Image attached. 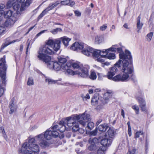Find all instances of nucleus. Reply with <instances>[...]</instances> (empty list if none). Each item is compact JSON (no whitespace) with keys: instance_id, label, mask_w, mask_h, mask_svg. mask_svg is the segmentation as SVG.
Wrapping results in <instances>:
<instances>
[{"instance_id":"obj_1","label":"nucleus","mask_w":154,"mask_h":154,"mask_svg":"<svg viewBox=\"0 0 154 154\" xmlns=\"http://www.w3.org/2000/svg\"><path fill=\"white\" fill-rule=\"evenodd\" d=\"M119 58L120 59L116 63L114 66L110 68V71L115 74L119 71L118 68H120L121 71H122L123 65V64L125 63L127 66V67L131 69V71L129 75V79L130 77L132 75L134 69L133 67L129 64V61L127 60H128L129 61H130L132 59V57L130 55V53L129 51H126L125 54H120Z\"/></svg>"},{"instance_id":"obj_2","label":"nucleus","mask_w":154,"mask_h":154,"mask_svg":"<svg viewBox=\"0 0 154 154\" xmlns=\"http://www.w3.org/2000/svg\"><path fill=\"white\" fill-rule=\"evenodd\" d=\"M60 39H49L46 45L41 47L38 52L50 55L53 54L54 51H57L60 49Z\"/></svg>"},{"instance_id":"obj_3","label":"nucleus","mask_w":154,"mask_h":154,"mask_svg":"<svg viewBox=\"0 0 154 154\" xmlns=\"http://www.w3.org/2000/svg\"><path fill=\"white\" fill-rule=\"evenodd\" d=\"M90 117L89 115L84 113L67 117L64 122L69 127L73 126L76 122H79V123L84 126L86 125V122L91 120Z\"/></svg>"},{"instance_id":"obj_4","label":"nucleus","mask_w":154,"mask_h":154,"mask_svg":"<svg viewBox=\"0 0 154 154\" xmlns=\"http://www.w3.org/2000/svg\"><path fill=\"white\" fill-rule=\"evenodd\" d=\"M127 66L125 63L123 64L122 70V72L123 73L122 75L119 74L113 77L115 74L109 71L107 75L104 76L107 77L109 79L115 82L127 81L129 80V75L131 71V69Z\"/></svg>"},{"instance_id":"obj_5","label":"nucleus","mask_w":154,"mask_h":154,"mask_svg":"<svg viewBox=\"0 0 154 154\" xmlns=\"http://www.w3.org/2000/svg\"><path fill=\"white\" fill-rule=\"evenodd\" d=\"M35 139L32 138L29 140L28 142L24 143L22 145L21 149L19 151V153L24 154H35V152L39 151L38 146L35 144Z\"/></svg>"},{"instance_id":"obj_6","label":"nucleus","mask_w":154,"mask_h":154,"mask_svg":"<svg viewBox=\"0 0 154 154\" xmlns=\"http://www.w3.org/2000/svg\"><path fill=\"white\" fill-rule=\"evenodd\" d=\"M30 2L29 0H27L26 2V5L23 4L21 6L19 4H16L14 5L13 9L16 11V13L14 14L12 17L13 20H15V22L19 18L21 14L22 13V12L25 11L27 8L29 6V2Z\"/></svg>"},{"instance_id":"obj_7","label":"nucleus","mask_w":154,"mask_h":154,"mask_svg":"<svg viewBox=\"0 0 154 154\" xmlns=\"http://www.w3.org/2000/svg\"><path fill=\"white\" fill-rule=\"evenodd\" d=\"M37 57L39 60L45 62L50 69H53V65L49 64V63L52 62L51 61V57L50 56L46 55L45 53L38 52Z\"/></svg>"},{"instance_id":"obj_8","label":"nucleus","mask_w":154,"mask_h":154,"mask_svg":"<svg viewBox=\"0 0 154 154\" xmlns=\"http://www.w3.org/2000/svg\"><path fill=\"white\" fill-rule=\"evenodd\" d=\"M52 131L48 130L45 132L43 136L47 140H50L52 137H56L59 134L58 132L52 129Z\"/></svg>"},{"instance_id":"obj_9","label":"nucleus","mask_w":154,"mask_h":154,"mask_svg":"<svg viewBox=\"0 0 154 154\" xmlns=\"http://www.w3.org/2000/svg\"><path fill=\"white\" fill-rule=\"evenodd\" d=\"M59 4V2L57 1L55 2L50 4L48 7L45 9L39 16L38 18H40L42 17L48 12L52 10Z\"/></svg>"},{"instance_id":"obj_10","label":"nucleus","mask_w":154,"mask_h":154,"mask_svg":"<svg viewBox=\"0 0 154 154\" xmlns=\"http://www.w3.org/2000/svg\"><path fill=\"white\" fill-rule=\"evenodd\" d=\"M109 48L106 50H103V54H101L102 56L106 57V58L110 60L114 59L116 58V55L113 51L112 50H109Z\"/></svg>"},{"instance_id":"obj_11","label":"nucleus","mask_w":154,"mask_h":154,"mask_svg":"<svg viewBox=\"0 0 154 154\" xmlns=\"http://www.w3.org/2000/svg\"><path fill=\"white\" fill-rule=\"evenodd\" d=\"M65 124L64 122L63 121H60L58 125L54 126L51 128V129H53L56 131H59L60 132H63L66 129V127L65 125Z\"/></svg>"},{"instance_id":"obj_12","label":"nucleus","mask_w":154,"mask_h":154,"mask_svg":"<svg viewBox=\"0 0 154 154\" xmlns=\"http://www.w3.org/2000/svg\"><path fill=\"white\" fill-rule=\"evenodd\" d=\"M58 62L62 66V69H66L68 67L71 66V63L70 62H68L66 64V60L65 58H63L60 57L58 58Z\"/></svg>"},{"instance_id":"obj_13","label":"nucleus","mask_w":154,"mask_h":154,"mask_svg":"<svg viewBox=\"0 0 154 154\" xmlns=\"http://www.w3.org/2000/svg\"><path fill=\"white\" fill-rule=\"evenodd\" d=\"M43 134H40L38 135L35 138H37L38 140L40 141L39 145L40 146L43 148L48 147L50 145V143L43 140Z\"/></svg>"},{"instance_id":"obj_14","label":"nucleus","mask_w":154,"mask_h":154,"mask_svg":"<svg viewBox=\"0 0 154 154\" xmlns=\"http://www.w3.org/2000/svg\"><path fill=\"white\" fill-rule=\"evenodd\" d=\"M86 44L83 43L75 42L73 43L70 47L71 49L73 51H76L78 49H82Z\"/></svg>"},{"instance_id":"obj_15","label":"nucleus","mask_w":154,"mask_h":154,"mask_svg":"<svg viewBox=\"0 0 154 154\" xmlns=\"http://www.w3.org/2000/svg\"><path fill=\"white\" fill-rule=\"evenodd\" d=\"M112 140V138H110L106 137V138L102 139L100 141L101 144L103 146V147H108L110 146L111 144Z\"/></svg>"},{"instance_id":"obj_16","label":"nucleus","mask_w":154,"mask_h":154,"mask_svg":"<svg viewBox=\"0 0 154 154\" xmlns=\"http://www.w3.org/2000/svg\"><path fill=\"white\" fill-rule=\"evenodd\" d=\"M82 53L84 55L89 56L91 55L94 52V49L86 45L83 48Z\"/></svg>"},{"instance_id":"obj_17","label":"nucleus","mask_w":154,"mask_h":154,"mask_svg":"<svg viewBox=\"0 0 154 154\" xmlns=\"http://www.w3.org/2000/svg\"><path fill=\"white\" fill-rule=\"evenodd\" d=\"M78 75L79 76H80L83 78H86L88 75V70L83 67L79 71H77Z\"/></svg>"},{"instance_id":"obj_18","label":"nucleus","mask_w":154,"mask_h":154,"mask_svg":"<svg viewBox=\"0 0 154 154\" xmlns=\"http://www.w3.org/2000/svg\"><path fill=\"white\" fill-rule=\"evenodd\" d=\"M138 102L140 104V106L143 111L144 112H147L146 108V104L145 100L142 98L139 97L137 98Z\"/></svg>"},{"instance_id":"obj_19","label":"nucleus","mask_w":154,"mask_h":154,"mask_svg":"<svg viewBox=\"0 0 154 154\" xmlns=\"http://www.w3.org/2000/svg\"><path fill=\"white\" fill-rule=\"evenodd\" d=\"M14 99L12 98L9 103L10 114H12L15 112L17 109V106L14 103Z\"/></svg>"},{"instance_id":"obj_20","label":"nucleus","mask_w":154,"mask_h":154,"mask_svg":"<svg viewBox=\"0 0 154 154\" xmlns=\"http://www.w3.org/2000/svg\"><path fill=\"white\" fill-rule=\"evenodd\" d=\"M49 64L53 65V69L55 70L59 71L61 69H62V66L58 62H51L49 63Z\"/></svg>"},{"instance_id":"obj_21","label":"nucleus","mask_w":154,"mask_h":154,"mask_svg":"<svg viewBox=\"0 0 154 154\" xmlns=\"http://www.w3.org/2000/svg\"><path fill=\"white\" fill-rule=\"evenodd\" d=\"M112 96V93L110 92L107 91L105 93L103 96L104 99L102 101V103L103 104H105L107 103L108 101V100Z\"/></svg>"},{"instance_id":"obj_22","label":"nucleus","mask_w":154,"mask_h":154,"mask_svg":"<svg viewBox=\"0 0 154 154\" xmlns=\"http://www.w3.org/2000/svg\"><path fill=\"white\" fill-rule=\"evenodd\" d=\"M104 37L103 35H97L95 38L94 42L97 44H100L104 41Z\"/></svg>"},{"instance_id":"obj_23","label":"nucleus","mask_w":154,"mask_h":154,"mask_svg":"<svg viewBox=\"0 0 154 154\" xmlns=\"http://www.w3.org/2000/svg\"><path fill=\"white\" fill-rule=\"evenodd\" d=\"M140 16H139L137 17V31L138 32H140L143 25V23L140 22Z\"/></svg>"},{"instance_id":"obj_24","label":"nucleus","mask_w":154,"mask_h":154,"mask_svg":"<svg viewBox=\"0 0 154 154\" xmlns=\"http://www.w3.org/2000/svg\"><path fill=\"white\" fill-rule=\"evenodd\" d=\"M116 47H117V45H113L112 47L109 48V50H112V51H113L114 52H115L116 51H117L119 53H120L119 54H124V53H122V48H117ZM126 51H128L126 50H125V53H124V54H125V52ZM129 52H130L129 51ZM130 53L131 54V53ZM130 55H131V54H130Z\"/></svg>"},{"instance_id":"obj_25","label":"nucleus","mask_w":154,"mask_h":154,"mask_svg":"<svg viewBox=\"0 0 154 154\" xmlns=\"http://www.w3.org/2000/svg\"><path fill=\"white\" fill-rule=\"evenodd\" d=\"M15 22V20H13L11 18H10L7 19L5 22L4 25L7 27H11L13 25Z\"/></svg>"},{"instance_id":"obj_26","label":"nucleus","mask_w":154,"mask_h":154,"mask_svg":"<svg viewBox=\"0 0 154 154\" xmlns=\"http://www.w3.org/2000/svg\"><path fill=\"white\" fill-rule=\"evenodd\" d=\"M108 130L107 132V135H108V137L110 138H112V140L114 137V132L113 128H111L109 127Z\"/></svg>"},{"instance_id":"obj_27","label":"nucleus","mask_w":154,"mask_h":154,"mask_svg":"<svg viewBox=\"0 0 154 154\" xmlns=\"http://www.w3.org/2000/svg\"><path fill=\"white\" fill-rule=\"evenodd\" d=\"M71 66L74 69H78L79 71L83 67V65L80 63L77 62L74 63H71Z\"/></svg>"},{"instance_id":"obj_28","label":"nucleus","mask_w":154,"mask_h":154,"mask_svg":"<svg viewBox=\"0 0 154 154\" xmlns=\"http://www.w3.org/2000/svg\"><path fill=\"white\" fill-rule=\"evenodd\" d=\"M109 128V127L107 124H104L100 125L98 129L100 131L105 132Z\"/></svg>"},{"instance_id":"obj_29","label":"nucleus","mask_w":154,"mask_h":154,"mask_svg":"<svg viewBox=\"0 0 154 154\" xmlns=\"http://www.w3.org/2000/svg\"><path fill=\"white\" fill-rule=\"evenodd\" d=\"M88 142L91 144L96 146L97 144L99 143V140L96 137L91 138L89 139Z\"/></svg>"},{"instance_id":"obj_30","label":"nucleus","mask_w":154,"mask_h":154,"mask_svg":"<svg viewBox=\"0 0 154 154\" xmlns=\"http://www.w3.org/2000/svg\"><path fill=\"white\" fill-rule=\"evenodd\" d=\"M99 98L97 94H96L93 96L91 101V103L94 105H96L98 104Z\"/></svg>"},{"instance_id":"obj_31","label":"nucleus","mask_w":154,"mask_h":154,"mask_svg":"<svg viewBox=\"0 0 154 154\" xmlns=\"http://www.w3.org/2000/svg\"><path fill=\"white\" fill-rule=\"evenodd\" d=\"M103 51H101L100 50H96L94 51L91 55L95 58H98L100 56H102L101 54H103Z\"/></svg>"},{"instance_id":"obj_32","label":"nucleus","mask_w":154,"mask_h":154,"mask_svg":"<svg viewBox=\"0 0 154 154\" xmlns=\"http://www.w3.org/2000/svg\"><path fill=\"white\" fill-rule=\"evenodd\" d=\"M60 40H61L62 42L64 45L66 47L68 45V43L71 39L68 38L66 37H64L60 38Z\"/></svg>"},{"instance_id":"obj_33","label":"nucleus","mask_w":154,"mask_h":154,"mask_svg":"<svg viewBox=\"0 0 154 154\" xmlns=\"http://www.w3.org/2000/svg\"><path fill=\"white\" fill-rule=\"evenodd\" d=\"M17 0H9L6 4L7 7L8 8H10L13 6V7L14 5L16 4H18V3H16Z\"/></svg>"},{"instance_id":"obj_34","label":"nucleus","mask_w":154,"mask_h":154,"mask_svg":"<svg viewBox=\"0 0 154 154\" xmlns=\"http://www.w3.org/2000/svg\"><path fill=\"white\" fill-rule=\"evenodd\" d=\"M13 14V12L11 10H8L6 12H5L4 14V17L5 18H8L9 17H11L12 18Z\"/></svg>"},{"instance_id":"obj_35","label":"nucleus","mask_w":154,"mask_h":154,"mask_svg":"<svg viewBox=\"0 0 154 154\" xmlns=\"http://www.w3.org/2000/svg\"><path fill=\"white\" fill-rule=\"evenodd\" d=\"M68 67L66 69H64V70H66V72L68 75H77V73H78L77 71H74L72 70L69 69Z\"/></svg>"},{"instance_id":"obj_36","label":"nucleus","mask_w":154,"mask_h":154,"mask_svg":"<svg viewBox=\"0 0 154 154\" xmlns=\"http://www.w3.org/2000/svg\"><path fill=\"white\" fill-rule=\"evenodd\" d=\"M20 41V40H19L18 39L16 40H14L12 42H9L8 44H3L1 47V48L0 51H1L2 50H3L4 48L6 47V46H7L8 45L11 44L13 43H14L16 42H19Z\"/></svg>"},{"instance_id":"obj_37","label":"nucleus","mask_w":154,"mask_h":154,"mask_svg":"<svg viewBox=\"0 0 154 154\" xmlns=\"http://www.w3.org/2000/svg\"><path fill=\"white\" fill-rule=\"evenodd\" d=\"M106 150V148L103 146L100 147L97 150V154H105V151Z\"/></svg>"},{"instance_id":"obj_38","label":"nucleus","mask_w":154,"mask_h":154,"mask_svg":"<svg viewBox=\"0 0 154 154\" xmlns=\"http://www.w3.org/2000/svg\"><path fill=\"white\" fill-rule=\"evenodd\" d=\"M45 81L46 82H48L49 85L55 84L56 83V81L47 77L45 78Z\"/></svg>"},{"instance_id":"obj_39","label":"nucleus","mask_w":154,"mask_h":154,"mask_svg":"<svg viewBox=\"0 0 154 154\" xmlns=\"http://www.w3.org/2000/svg\"><path fill=\"white\" fill-rule=\"evenodd\" d=\"M89 78L92 80L96 79L97 76L95 72L94 71H91L90 75L89 76Z\"/></svg>"},{"instance_id":"obj_40","label":"nucleus","mask_w":154,"mask_h":154,"mask_svg":"<svg viewBox=\"0 0 154 154\" xmlns=\"http://www.w3.org/2000/svg\"><path fill=\"white\" fill-rule=\"evenodd\" d=\"M62 31V29L59 28H57L51 30L50 32L53 34L55 35L57 33V32H61Z\"/></svg>"},{"instance_id":"obj_41","label":"nucleus","mask_w":154,"mask_h":154,"mask_svg":"<svg viewBox=\"0 0 154 154\" xmlns=\"http://www.w3.org/2000/svg\"><path fill=\"white\" fill-rule=\"evenodd\" d=\"M78 122H76L73 125V127L72 128V130L74 131H77L79 129V125L78 124Z\"/></svg>"},{"instance_id":"obj_42","label":"nucleus","mask_w":154,"mask_h":154,"mask_svg":"<svg viewBox=\"0 0 154 154\" xmlns=\"http://www.w3.org/2000/svg\"><path fill=\"white\" fill-rule=\"evenodd\" d=\"M18 2H20V3H21V4H19L20 5V6H21L23 4H24V5L26 4V2L27 0H17ZM32 0H29V1L30 2H29V6L30 5V4L32 3Z\"/></svg>"},{"instance_id":"obj_43","label":"nucleus","mask_w":154,"mask_h":154,"mask_svg":"<svg viewBox=\"0 0 154 154\" xmlns=\"http://www.w3.org/2000/svg\"><path fill=\"white\" fill-rule=\"evenodd\" d=\"M94 126V124L92 122H90L88 124L87 127L89 129L91 130Z\"/></svg>"},{"instance_id":"obj_44","label":"nucleus","mask_w":154,"mask_h":154,"mask_svg":"<svg viewBox=\"0 0 154 154\" xmlns=\"http://www.w3.org/2000/svg\"><path fill=\"white\" fill-rule=\"evenodd\" d=\"M153 33L152 32H151L149 33L147 35V39L148 41H150L152 38Z\"/></svg>"},{"instance_id":"obj_45","label":"nucleus","mask_w":154,"mask_h":154,"mask_svg":"<svg viewBox=\"0 0 154 154\" xmlns=\"http://www.w3.org/2000/svg\"><path fill=\"white\" fill-rule=\"evenodd\" d=\"M27 85H33V80L32 78H29L28 79L27 82Z\"/></svg>"},{"instance_id":"obj_46","label":"nucleus","mask_w":154,"mask_h":154,"mask_svg":"<svg viewBox=\"0 0 154 154\" xmlns=\"http://www.w3.org/2000/svg\"><path fill=\"white\" fill-rule=\"evenodd\" d=\"M106 58V57L102 56H100L97 58L96 59L97 61L100 62H103L104 60V58Z\"/></svg>"},{"instance_id":"obj_47","label":"nucleus","mask_w":154,"mask_h":154,"mask_svg":"<svg viewBox=\"0 0 154 154\" xmlns=\"http://www.w3.org/2000/svg\"><path fill=\"white\" fill-rule=\"evenodd\" d=\"M132 108L135 111L136 114H138L139 113V108L137 106L134 105L132 106Z\"/></svg>"},{"instance_id":"obj_48","label":"nucleus","mask_w":154,"mask_h":154,"mask_svg":"<svg viewBox=\"0 0 154 154\" xmlns=\"http://www.w3.org/2000/svg\"><path fill=\"white\" fill-rule=\"evenodd\" d=\"M143 132L142 131H140L137 132L135 135V138L139 137L140 135H143Z\"/></svg>"},{"instance_id":"obj_49","label":"nucleus","mask_w":154,"mask_h":154,"mask_svg":"<svg viewBox=\"0 0 154 154\" xmlns=\"http://www.w3.org/2000/svg\"><path fill=\"white\" fill-rule=\"evenodd\" d=\"M70 0L68 1H62L60 3L62 5H68L70 3Z\"/></svg>"},{"instance_id":"obj_50","label":"nucleus","mask_w":154,"mask_h":154,"mask_svg":"<svg viewBox=\"0 0 154 154\" xmlns=\"http://www.w3.org/2000/svg\"><path fill=\"white\" fill-rule=\"evenodd\" d=\"M97 128H96L94 130L91 132L90 135L91 136H95L97 134Z\"/></svg>"},{"instance_id":"obj_51","label":"nucleus","mask_w":154,"mask_h":154,"mask_svg":"<svg viewBox=\"0 0 154 154\" xmlns=\"http://www.w3.org/2000/svg\"><path fill=\"white\" fill-rule=\"evenodd\" d=\"M107 25L105 24L100 27V30L101 31H104L107 28Z\"/></svg>"},{"instance_id":"obj_52","label":"nucleus","mask_w":154,"mask_h":154,"mask_svg":"<svg viewBox=\"0 0 154 154\" xmlns=\"http://www.w3.org/2000/svg\"><path fill=\"white\" fill-rule=\"evenodd\" d=\"M88 149L90 150H93L95 149L96 148V146L94 145L91 144L89 146H88Z\"/></svg>"},{"instance_id":"obj_53","label":"nucleus","mask_w":154,"mask_h":154,"mask_svg":"<svg viewBox=\"0 0 154 154\" xmlns=\"http://www.w3.org/2000/svg\"><path fill=\"white\" fill-rule=\"evenodd\" d=\"M5 30L4 27L1 26H0V35L5 31Z\"/></svg>"},{"instance_id":"obj_54","label":"nucleus","mask_w":154,"mask_h":154,"mask_svg":"<svg viewBox=\"0 0 154 154\" xmlns=\"http://www.w3.org/2000/svg\"><path fill=\"white\" fill-rule=\"evenodd\" d=\"M136 150L135 149H133L132 150L130 151L129 150L128 153V154H135Z\"/></svg>"},{"instance_id":"obj_55","label":"nucleus","mask_w":154,"mask_h":154,"mask_svg":"<svg viewBox=\"0 0 154 154\" xmlns=\"http://www.w3.org/2000/svg\"><path fill=\"white\" fill-rule=\"evenodd\" d=\"M47 31V30H44L41 31L39 33H38L36 35V36L37 37L39 36H40L41 34L45 33V32H46Z\"/></svg>"},{"instance_id":"obj_56","label":"nucleus","mask_w":154,"mask_h":154,"mask_svg":"<svg viewBox=\"0 0 154 154\" xmlns=\"http://www.w3.org/2000/svg\"><path fill=\"white\" fill-rule=\"evenodd\" d=\"M4 93V89L0 86V97H1Z\"/></svg>"},{"instance_id":"obj_57","label":"nucleus","mask_w":154,"mask_h":154,"mask_svg":"<svg viewBox=\"0 0 154 154\" xmlns=\"http://www.w3.org/2000/svg\"><path fill=\"white\" fill-rule=\"evenodd\" d=\"M0 133H2L3 134L5 133V131L3 127H0Z\"/></svg>"},{"instance_id":"obj_58","label":"nucleus","mask_w":154,"mask_h":154,"mask_svg":"<svg viewBox=\"0 0 154 154\" xmlns=\"http://www.w3.org/2000/svg\"><path fill=\"white\" fill-rule=\"evenodd\" d=\"M90 98L89 94H87L85 96L83 97V99L84 100H86V99H89Z\"/></svg>"},{"instance_id":"obj_59","label":"nucleus","mask_w":154,"mask_h":154,"mask_svg":"<svg viewBox=\"0 0 154 154\" xmlns=\"http://www.w3.org/2000/svg\"><path fill=\"white\" fill-rule=\"evenodd\" d=\"M75 15L77 16H79L81 14V13L79 11H75Z\"/></svg>"},{"instance_id":"obj_60","label":"nucleus","mask_w":154,"mask_h":154,"mask_svg":"<svg viewBox=\"0 0 154 154\" xmlns=\"http://www.w3.org/2000/svg\"><path fill=\"white\" fill-rule=\"evenodd\" d=\"M5 7L4 5L3 4H0V11H3V9Z\"/></svg>"},{"instance_id":"obj_61","label":"nucleus","mask_w":154,"mask_h":154,"mask_svg":"<svg viewBox=\"0 0 154 154\" xmlns=\"http://www.w3.org/2000/svg\"><path fill=\"white\" fill-rule=\"evenodd\" d=\"M102 121L101 119H99L96 123V125H98Z\"/></svg>"},{"instance_id":"obj_62","label":"nucleus","mask_w":154,"mask_h":154,"mask_svg":"<svg viewBox=\"0 0 154 154\" xmlns=\"http://www.w3.org/2000/svg\"><path fill=\"white\" fill-rule=\"evenodd\" d=\"M121 115L122 116V117L123 118L125 117L124 115V112L123 109H122L121 110Z\"/></svg>"},{"instance_id":"obj_63","label":"nucleus","mask_w":154,"mask_h":154,"mask_svg":"<svg viewBox=\"0 0 154 154\" xmlns=\"http://www.w3.org/2000/svg\"><path fill=\"white\" fill-rule=\"evenodd\" d=\"M69 6L72 7L73 6L75 5V2H70Z\"/></svg>"},{"instance_id":"obj_64","label":"nucleus","mask_w":154,"mask_h":154,"mask_svg":"<svg viewBox=\"0 0 154 154\" xmlns=\"http://www.w3.org/2000/svg\"><path fill=\"white\" fill-rule=\"evenodd\" d=\"M123 26L126 29H128V25L126 23H125L123 25Z\"/></svg>"}]
</instances>
